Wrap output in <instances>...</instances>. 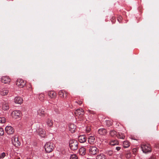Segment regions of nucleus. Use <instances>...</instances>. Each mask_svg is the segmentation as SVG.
Listing matches in <instances>:
<instances>
[{"mask_svg":"<svg viewBox=\"0 0 159 159\" xmlns=\"http://www.w3.org/2000/svg\"><path fill=\"white\" fill-rule=\"evenodd\" d=\"M45 151L47 153L51 152L54 148L53 144L52 143L47 142L44 145Z\"/></svg>","mask_w":159,"mask_h":159,"instance_id":"1","label":"nucleus"},{"mask_svg":"<svg viewBox=\"0 0 159 159\" xmlns=\"http://www.w3.org/2000/svg\"><path fill=\"white\" fill-rule=\"evenodd\" d=\"M78 143L75 140L72 139L69 142V146L71 149L73 150H76L78 148Z\"/></svg>","mask_w":159,"mask_h":159,"instance_id":"2","label":"nucleus"},{"mask_svg":"<svg viewBox=\"0 0 159 159\" xmlns=\"http://www.w3.org/2000/svg\"><path fill=\"white\" fill-rule=\"evenodd\" d=\"M38 126H39V125H38ZM37 132L39 135L42 138H44L46 136L45 132L42 128V126H39L37 130Z\"/></svg>","mask_w":159,"mask_h":159,"instance_id":"3","label":"nucleus"},{"mask_svg":"<svg viewBox=\"0 0 159 159\" xmlns=\"http://www.w3.org/2000/svg\"><path fill=\"white\" fill-rule=\"evenodd\" d=\"M32 112L35 115H38L42 117H44L45 115V113L42 109H39L37 111L34 110L32 111Z\"/></svg>","mask_w":159,"mask_h":159,"instance_id":"4","label":"nucleus"},{"mask_svg":"<svg viewBox=\"0 0 159 159\" xmlns=\"http://www.w3.org/2000/svg\"><path fill=\"white\" fill-rule=\"evenodd\" d=\"M141 148L143 152L147 153L150 152L151 151V149L149 146L143 144L141 145Z\"/></svg>","mask_w":159,"mask_h":159,"instance_id":"5","label":"nucleus"},{"mask_svg":"<svg viewBox=\"0 0 159 159\" xmlns=\"http://www.w3.org/2000/svg\"><path fill=\"white\" fill-rule=\"evenodd\" d=\"M16 84L19 87L22 88L25 85L26 82L23 80L18 79L16 81Z\"/></svg>","mask_w":159,"mask_h":159,"instance_id":"6","label":"nucleus"},{"mask_svg":"<svg viewBox=\"0 0 159 159\" xmlns=\"http://www.w3.org/2000/svg\"><path fill=\"white\" fill-rule=\"evenodd\" d=\"M11 141L12 144L16 147H18L20 145V143L18 141V137L17 136L13 137L11 138Z\"/></svg>","mask_w":159,"mask_h":159,"instance_id":"7","label":"nucleus"},{"mask_svg":"<svg viewBox=\"0 0 159 159\" xmlns=\"http://www.w3.org/2000/svg\"><path fill=\"white\" fill-rule=\"evenodd\" d=\"M89 151L90 154L95 155L98 151L97 147L95 146H90L89 148Z\"/></svg>","mask_w":159,"mask_h":159,"instance_id":"8","label":"nucleus"},{"mask_svg":"<svg viewBox=\"0 0 159 159\" xmlns=\"http://www.w3.org/2000/svg\"><path fill=\"white\" fill-rule=\"evenodd\" d=\"M6 132L8 134H11L14 133V130L13 128L11 126H7L5 128Z\"/></svg>","mask_w":159,"mask_h":159,"instance_id":"9","label":"nucleus"},{"mask_svg":"<svg viewBox=\"0 0 159 159\" xmlns=\"http://www.w3.org/2000/svg\"><path fill=\"white\" fill-rule=\"evenodd\" d=\"M20 112L19 111H15L12 112L11 115L13 118L17 119L20 116Z\"/></svg>","mask_w":159,"mask_h":159,"instance_id":"10","label":"nucleus"},{"mask_svg":"<svg viewBox=\"0 0 159 159\" xmlns=\"http://www.w3.org/2000/svg\"><path fill=\"white\" fill-rule=\"evenodd\" d=\"M75 113L76 116L81 117L84 114V111L82 109H78L75 111Z\"/></svg>","mask_w":159,"mask_h":159,"instance_id":"11","label":"nucleus"},{"mask_svg":"<svg viewBox=\"0 0 159 159\" xmlns=\"http://www.w3.org/2000/svg\"><path fill=\"white\" fill-rule=\"evenodd\" d=\"M1 82L4 84H8L10 81V79L7 76H2L1 79Z\"/></svg>","mask_w":159,"mask_h":159,"instance_id":"12","label":"nucleus"},{"mask_svg":"<svg viewBox=\"0 0 159 159\" xmlns=\"http://www.w3.org/2000/svg\"><path fill=\"white\" fill-rule=\"evenodd\" d=\"M78 139L80 143H84L86 141L87 138L84 135H80L78 137Z\"/></svg>","mask_w":159,"mask_h":159,"instance_id":"13","label":"nucleus"},{"mask_svg":"<svg viewBox=\"0 0 159 159\" xmlns=\"http://www.w3.org/2000/svg\"><path fill=\"white\" fill-rule=\"evenodd\" d=\"M69 130L72 133H74L76 129V126L73 124H70L69 125Z\"/></svg>","mask_w":159,"mask_h":159,"instance_id":"14","label":"nucleus"},{"mask_svg":"<svg viewBox=\"0 0 159 159\" xmlns=\"http://www.w3.org/2000/svg\"><path fill=\"white\" fill-rule=\"evenodd\" d=\"M88 139L89 143L90 144H93L95 142V137L94 136H89Z\"/></svg>","mask_w":159,"mask_h":159,"instance_id":"15","label":"nucleus"},{"mask_svg":"<svg viewBox=\"0 0 159 159\" xmlns=\"http://www.w3.org/2000/svg\"><path fill=\"white\" fill-rule=\"evenodd\" d=\"M78 153L81 156H84L86 153V149L84 147L80 148L79 150Z\"/></svg>","mask_w":159,"mask_h":159,"instance_id":"16","label":"nucleus"},{"mask_svg":"<svg viewBox=\"0 0 159 159\" xmlns=\"http://www.w3.org/2000/svg\"><path fill=\"white\" fill-rule=\"evenodd\" d=\"M22 98L20 97H16L14 98V101L15 103L21 104L23 102Z\"/></svg>","mask_w":159,"mask_h":159,"instance_id":"17","label":"nucleus"},{"mask_svg":"<svg viewBox=\"0 0 159 159\" xmlns=\"http://www.w3.org/2000/svg\"><path fill=\"white\" fill-rule=\"evenodd\" d=\"M8 92V90L5 88L2 89L0 91V93L1 95L3 96H5L7 95Z\"/></svg>","mask_w":159,"mask_h":159,"instance_id":"18","label":"nucleus"},{"mask_svg":"<svg viewBox=\"0 0 159 159\" xmlns=\"http://www.w3.org/2000/svg\"><path fill=\"white\" fill-rule=\"evenodd\" d=\"M2 109L4 110H7L9 108L8 104L6 102H3L2 104Z\"/></svg>","mask_w":159,"mask_h":159,"instance_id":"19","label":"nucleus"},{"mask_svg":"<svg viewBox=\"0 0 159 159\" xmlns=\"http://www.w3.org/2000/svg\"><path fill=\"white\" fill-rule=\"evenodd\" d=\"M99 134L101 135H104L107 133L106 130L104 128L100 129L98 130Z\"/></svg>","mask_w":159,"mask_h":159,"instance_id":"20","label":"nucleus"},{"mask_svg":"<svg viewBox=\"0 0 159 159\" xmlns=\"http://www.w3.org/2000/svg\"><path fill=\"white\" fill-rule=\"evenodd\" d=\"M59 94L61 98H66V94L65 91L63 90H60L59 92Z\"/></svg>","mask_w":159,"mask_h":159,"instance_id":"21","label":"nucleus"},{"mask_svg":"<svg viewBox=\"0 0 159 159\" xmlns=\"http://www.w3.org/2000/svg\"><path fill=\"white\" fill-rule=\"evenodd\" d=\"M46 125L48 127H51L53 125V122L52 120L50 119H48L46 121Z\"/></svg>","mask_w":159,"mask_h":159,"instance_id":"22","label":"nucleus"},{"mask_svg":"<svg viewBox=\"0 0 159 159\" xmlns=\"http://www.w3.org/2000/svg\"><path fill=\"white\" fill-rule=\"evenodd\" d=\"M106 156L103 154L98 155L96 157V159H106Z\"/></svg>","mask_w":159,"mask_h":159,"instance_id":"23","label":"nucleus"},{"mask_svg":"<svg viewBox=\"0 0 159 159\" xmlns=\"http://www.w3.org/2000/svg\"><path fill=\"white\" fill-rule=\"evenodd\" d=\"M49 97L51 98H55L56 96V93L53 91H50L48 93Z\"/></svg>","mask_w":159,"mask_h":159,"instance_id":"24","label":"nucleus"},{"mask_svg":"<svg viewBox=\"0 0 159 159\" xmlns=\"http://www.w3.org/2000/svg\"><path fill=\"white\" fill-rule=\"evenodd\" d=\"M118 144V142L117 140H112L110 142V145L112 146L116 145Z\"/></svg>","mask_w":159,"mask_h":159,"instance_id":"25","label":"nucleus"},{"mask_svg":"<svg viewBox=\"0 0 159 159\" xmlns=\"http://www.w3.org/2000/svg\"><path fill=\"white\" fill-rule=\"evenodd\" d=\"M123 146L125 148H128L129 146V142L128 141H125L123 143Z\"/></svg>","mask_w":159,"mask_h":159,"instance_id":"26","label":"nucleus"},{"mask_svg":"<svg viewBox=\"0 0 159 159\" xmlns=\"http://www.w3.org/2000/svg\"><path fill=\"white\" fill-rule=\"evenodd\" d=\"M6 119L4 117H0V123L3 124L5 123Z\"/></svg>","mask_w":159,"mask_h":159,"instance_id":"27","label":"nucleus"},{"mask_svg":"<svg viewBox=\"0 0 159 159\" xmlns=\"http://www.w3.org/2000/svg\"><path fill=\"white\" fill-rule=\"evenodd\" d=\"M106 125L107 126H109L112 124V122L111 121L109 120H107L105 121Z\"/></svg>","mask_w":159,"mask_h":159,"instance_id":"28","label":"nucleus"},{"mask_svg":"<svg viewBox=\"0 0 159 159\" xmlns=\"http://www.w3.org/2000/svg\"><path fill=\"white\" fill-rule=\"evenodd\" d=\"M110 134L111 136L113 137L116 134V133L115 130H112L110 131Z\"/></svg>","mask_w":159,"mask_h":159,"instance_id":"29","label":"nucleus"},{"mask_svg":"<svg viewBox=\"0 0 159 159\" xmlns=\"http://www.w3.org/2000/svg\"><path fill=\"white\" fill-rule=\"evenodd\" d=\"M70 159H77V157L75 154L71 155L70 156Z\"/></svg>","mask_w":159,"mask_h":159,"instance_id":"30","label":"nucleus"},{"mask_svg":"<svg viewBox=\"0 0 159 159\" xmlns=\"http://www.w3.org/2000/svg\"><path fill=\"white\" fill-rule=\"evenodd\" d=\"M4 131L3 129L0 127V136H2L4 134Z\"/></svg>","mask_w":159,"mask_h":159,"instance_id":"31","label":"nucleus"},{"mask_svg":"<svg viewBox=\"0 0 159 159\" xmlns=\"http://www.w3.org/2000/svg\"><path fill=\"white\" fill-rule=\"evenodd\" d=\"M6 156V154L4 152H2L0 154V159L3 158Z\"/></svg>","mask_w":159,"mask_h":159,"instance_id":"32","label":"nucleus"},{"mask_svg":"<svg viewBox=\"0 0 159 159\" xmlns=\"http://www.w3.org/2000/svg\"><path fill=\"white\" fill-rule=\"evenodd\" d=\"M117 136L119 138L121 139H124L125 138V136L123 134H121V135H120V134H119Z\"/></svg>","mask_w":159,"mask_h":159,"instance_id":"33","label":"nucleus"},{"mask_svg":"<svg viewBox=\"0 0 159 159\" xmlns=\"http://www.w3.org/2000/svg\"><path fill=\"white\" fill-rule=\"evenodd\" d=\"M120 149V148L119 147H116V149L117 151L119 150Z\"/></svg>","mask_w":159,"mask_h":159,"instance_id":"34","label":"nucleus"},{"mask_svg":"<svg viewBox=\"0 0 159 159\" xmlns=\"http://www.w3.org/2000/svg\"><path fill=\"white\" fill-rule=\"evenodd\" d=\"M78 103L80 105L82 103V102L81 101H79V102H78Z\"/></svg>","mask_w":159,"mask_h":159,"instance_id":"35","label":"nucleus"},{"mask_svg":"<svg viewBox=\"0 0 159 159\" xmlns=\"http://www.w3.org/2000/svg\"><path fill=\"white\" fill-rule=\"evenodd\" d=\"M16 159H20V157H17L16 158Z\"/></svg>","mask_w":159,"mask_h":159,"instance_id":"36","label":"nucleus"},{"mask_svg":"<svg viewBox=\"0 0 159 159\" xmlns=\"http://www.w3.org/2000/svg\"><path fill=\"white\" fill-rule=\"evenodd\" d=\"M89 129H88V132H89Z\"/></svg>","mask_w":159,"mask_h":159,"instance_id":"37","label":"nucleus"},{"mask_svg":"<svg viewBox=\"0 0 159 159\" xmlns=\"http://www.w3.org/2000/svg\"><path fill=\"white\" fill-rule=\"evenodd\" d=\"M118 21H119V19H118Z\"/></svg>","mask_w":159,"mask_h":159,"instance_id":"38","label":"nucleus"}]
</instances>
